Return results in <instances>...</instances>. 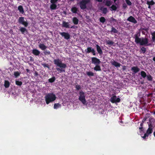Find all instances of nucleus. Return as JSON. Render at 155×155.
I'll return each instance as SVG.
<instances>
[{
    "instance_id": "nucleus-44",
    "label": "nucleus",
    "mask_w": 155,
    "mask_h": 155,
    "mask_svg": "<svg viewBox=\"0 0 155 155\" xmlns=\"http://www.w3.org/2000/svg\"><path fill=\"white\" fill-rule=\"evenodd\" d=\"M44 53L45 55H49L51 54L50 51H47V50L45 51L44 52Z\"/></svg>"
},
{
    "instance_id": "nucleus-39",
    "label": "nucleus",
    "mask_w": 155,
    "mask_h": 155,
    "mask_svg": "<svg viewBox=\"0 0 155 155\" xmlns=\"http://www.w3.org/2000/svg\"><path fill=\"white\" fill-rule=\"evenodd\" d=\"M99 20H100V22H101L103 23H104L106 21V19H105V18L104 17H101L100 18Z\"/></svg>"
},
{
    "instance_id": "nucleus-27",
    "label": "nucleus",
    "mask_w": 155,
    "mask_h": 155,
    "mask_svg": "<svg viewBox=\"0 0 155 155\" xmlns=\"http://www.w3.org/2000/svg\"><path fill=\"white\" fill-rule=\"evenodd\" d=\"M110 8H111L110 10L111 11H115L117 9V6L114 5H112Z\"/></svg>"
},
{
    "instance_id": "nucleus-60",
    "label": "nucleus",
    "mask_w": 155,
    "mask_h": 155,
    "mask_svg": "<svg viewBox=\"0 0 155 155\" xmlns=\"http://www.w3.org/2000/svg\"><path fill=\"white\" fill-rule=\"evenodd\" d=\"M26 71L28 73L29 71V70L28 69H26Z\"/></svg>"
},
{
    "instance_id": "nucleus-51",
    "label": "nucleus",
    "mask_w": 155,
    "mask_h": 155,
    "mask_svg": "<svg viewBox=\"0 0 155 155\" xmlns=\"http://www.w3.org/2000/svg\"><path fill=\"white\" fill-rule=\"evenodd\" d=\"M70 28H77V27L74 25H72Z\"/></svg>"
},
{
    "instance_id": "nucleus-57",
    "label": "nucleus",
    "mask_w": 155,
    "mask_h": 155,
    "mask_svg": "<svg viewBox=\"0 0 155 155\" xmlns=\"http://www.w3.org/2000/svg\"><path fill=\"white\" fill-rule=\"evenodd\" d=\"M122 69L123 70H124L126 69V66H123Z\"/></svg>"
},
{
    "instance_id": "nucleus-14",
    "label": "nucleus",
    "mask_w": 155,
    "mask_h": 155,
    "mask_svg": "<svg viewBox=\"0 0 155 155\" xmlns=\"http://www.w3.org/2000/svg\"><path fill=\"white\" fill-rule=\"evenodd\" d=\"M140 29L142 31V32L143 34L145 35L146 34L148 33L149 28H141Z\"/></svg>"
},
{
    "instance_id": "nucleus-47",
    "label": "nucleus",
    "mask_w": 155,
    "mask_h": 155,
    "mask_svg": "<svg viewBox=\"0 0 155 155\" xmlns=\"http://www.w3.org/2000/svg\"><path fill=\"white\" fill-rule=\"evenodd\" d=\"M127 4L128 5H132V3L129 0H125Z\"/></svg>"
},
{
    "instance_id": "nucleus-20",
    "label": "nucleus",
    "mask_w": 155,
    "mask_h": 155,
    "mask_svg": "<svg viewBox=\"0 0 155 155\" xmlns=\"http://www.w3.org/2000/svg\"><path fill=\"white\" fill-rule=\"evenodd\" d=\"M100 10L102 11L103 14H106L108 12L107 8H103L101 7L100 8Z\"/></svg>"
},
{
    "instance_id": "nucleus-34",
    "label": "nucleus",
    "mask_w": 155,
    "mask_h": 155,
    "mask_svg": "<svg viewBox=\"0 0 155 155\" xmlns=\"http://www.w3.org/2000/svg\"><path fill=\"white\" fill-rule=\"evenodd\" d=\"M55 80V78L54 76L53 77L51 78H49L48 80V82L50 83H53Z\"/></svg>"
},
{
    "instance_id": "nucleus-11",
    "label": "nucleus",
    "mask_w": 155,
    "mask_h": 155,
    "mask_svg": "<svg viewBox=\"0 0 155 155\" xmlns=\"http://www.w3.org/2000/svg\"><path fill=\"white\" fill-rule=\"evenodd\" d=\"M110 63H111L112 65L114 66L117 68L119 67L121 65V64H120L118 63V62L114 61H110Z\"/></svg>"
},
{
    "instance_id": "nucleus-3",
    "label": "nucleus",
    "mask_w": 155,
    "mask_h": 155,
    "mask_svg": "<svg viewBox=\"0 0 155 155\" xmlns=\"http://www.w3.org/2000/svg\"><path fill=\"white\" fill-rule=\"evenodd\" d=\"M56 98L55 95L53 93H48L45 97L46 103L47 104H48L50 102L54 101Z\"/></svg>"
},
{
    "instance_id": "nucleus-35",
    "label": "nucleus",
    "mask_w": 155,
    "mask_h": 155,
    "mask_svg": "<svg viewBox=\"0 0 155 155\" xmlns=\"http://www.w3.org/2000/svg\"><path fill=\"white\" fill-rule=\"evenodd\" d=\"M106 43L107 44L112 45L114 44V42L112 41L108 40L106 41Z\"/></svg>"
},
{
    "instance_id": "nucleus-31",
    "label": "nucleus",
    "mask_w": 155,
    "mask_h": 155,
    "mask_svg": "<svg viewBox=\"0 0 155 155\" xmlns=\"http://www.w3.org/2000/svg\"><path fill=\"white\" fill-rule=\"evenodd\" d=\"M24 21V18L23 17H20L19 18L18 20V22L22 24V23Z\"/></svg>"
},
{
    "instance_id": "nucleus-12",
    "label": "nucleus",
    "mask_w": 155,
    "mask_h": 155,
    "mask_svg": "<svg viewBox=\"0 0 155 155\" xmlns=\"http://www.w3.org/2000/svg\"><path fill=\"white\" fill-rule=\"evenodd\" d=\"M140 69L137 67H133L131 68V70L133 71L135 74L137 73L139 71Z\"/></svg>"
},
{
    "instance_id": "nucleus-13",
    "label": "nucleus",
    "mask_w": 155,
    "mask_h": 155,
    "mask_svg": "<svg viewBox=\"0 0 155 155\" xmlns=\"http://www.w3.org/2000/svg\"><path fill=\"white\" fill-rule=\"evenodd\" d=\"M32 54L35 56H38L40 54V51L38 50L35 49L32 50Z\"/></svg>"
},
{
    "instance_id": "nucleus-50",
    "label": "nucleus",
    "mask_w": 155,
    "mask_h": 155,
    "mask_svg": "<svg viewBox=\"0 0 155 155\" xmlns=\"http://www.w3.org/2000/svg\"><path fill=\"white\" fill-rule=\"evenodd\" d=\"M29 58H30V61H34V58H33V57H32L31 56H30L29 57Z\"/></svg>"
},
{
    "instance_id": "nucleus-22",
    "label": "nucleus",
    "mask_w": 155,
    "mask_h": 155,
    "mask_svg": "<svg viewBox=\"0 0 155 155\" xmlns=\"http://www.w3.org/2000/svg\"><path fill=\"white\" fill-rule=\"evenodd\" d=\"M18 9L19 11V12L22 14L24 13V11L23 7L21 5H19L18 7Z\"/></svg>"
},
{
    "instance_id": "nucleus-10",
    "label": "nucleus",
    "mask_w": 155,
    "mask_h": 155,
    "mask_svg": "<svg viewBox=\"0 0 155 155\" xmlns=\"http://www.w3.org/2000/svg\"><path fill=\"white\" fill-rule=\"evenodd\" d=\"M127 20V21L134 24H136L137 23V21L132 16H130L129 17Z\"/></svg>"
},
{
    "instance_id": "nucleus-42",
    "label": "nucleus",
    "mask_w": 155,
    "mask_h": 155,
    "mask_svg": "<svg viewBox=\"0 0 155 155\" xmlns=\"http://www.w3.org/2000/svg\"><path fill=\"white\" fill-rule=\"evenodd\" d=\"M20 74V73L18 71H16L14 72V75L16 78L18 77Z\"/></svg>"
},
{
    "instance_id": "nucleus-29",
    "label": "nucleus",
    "mask_w": 155,
    "mask_h": 155,
    "mask_svg": "<svg viewBox=\"0 0 155 155\" xmlns=\"http://www.w3.org/2000/svg\"><path fill=\"white\" fill-rule=\"evenodd\" d=\"M57 6L56 4H52L50 6V8L51 10H54L56 9Z\"/></svg>"
},
{
    "instance_id": "nucleus-17",
    "label": "nucleus",
    "mask_w": 155,
    "mask_h": 155,
    "mask_svg": "<svg viewBox=\"0 0 155 155\" xmlns=\"http://www.w3.org/2000/svg\"><path fill=\"white\" fill-rule=\"evenodd\" d=\"M62 26L66 28H70L69 23L65 21H63L62 23Z\"/></svg>"
},
{
    "instance_id": "nucleus-8",
    "label": "nucleus",
    "mask_w": 155,
    "mask_h": 155,
    "mask_svg": "<svg viewBox=\"0 0 155 155\" xmlns=\"http://www.w3.org/2000/svg\"><path fill=\"white\" fill-rule=\"evenodd\" d=\"M59 34L66 39L68 40L70 38V35L68 32H60Z\"/></svg>"
},
{
    "instance_id": "nucleus-48",
    "label": "nucleus",
    "mask_w": 155,
    "mask_h": 155,
    "mask_svg": "<svg viewBox=\"0 0 155 155\" xmlns=\"http://www.w3.org/2000/svg\"><path fill=\"white\" fill-rule=\"evenodd\" d=\"M58 0H51L50 1V2L52 4H55V3L57 2Z\"/></svg>"
},
{
    "instance_id": "nucleus-25",
    "label": "nucleus",
    "mask_w": 155,
    "mask_h": 155,
    "mask_svg": "<svg viewBox=\"0 0 155 155\" xmlns=\"http://www.w3.org/2000/svg\"><path fill=\"white\" fill-rule=\"evenodd\" d=\"M112 2L109 0H106L105 1V5L107 6H110L112 4Z\"/></svg>"
},
{
    "instance_id": "nucleus-40",
    "label": "nucleus",
    "mask_w": 155,
    "mask_h": 155,
    "mask_svg": "<svg viewBox=\"0 0 155 155\" xmlns=\"http://www.w3.org/2000/svg\"><path fill=\"white\" fill-rule=\"evenodd\" d=\"M140 51L141 52V53H143L144 54L146 51V49L145 47H143L140 49Z\"/></svg>"
},
{
    "instance_id": "nucleus-9",
    "label": "nucleus",
    "mask_w": 155,
    "mask_h": 155,
    "mask_svg": "<svg viewBox=\"0 0 155 155\" xmlns=\"http://www.w3.org/2000/svg\"><path fill=\"white\" fill-rule=\"evenodd\" d=\"M149 127L147 131V134H148V135H149L150 134H151L152 132L153 126V125L151 124V123L150 122L148 124Z\"/></svg>"
},
{
    "instance_id": "nucleus-43",
    "label": "nucleus",
    "mask_w": 155,
    "mask_h": 155,
    "mask_svg": "<svg viewBox=\"0 0 155 155\" xmlns=\"http://www.w3.org/2000/svg\"><path fill=\"white\" fill-rule=\"evenodd\" d=\"M41 64L44 68H49V65L48 64H46L45 63H41Z\"/></svg>"
},
{
    "instance_id": "nucleus-36",
    "label": "nucleus",
    "mask_w": 155,
    "mask_h": 155,
    "mask_svg": "<svg viewBox=\"0 0 155 155\" xmlns=\"http://www.w3.org/2000/svg\"><path fill=\"white\" fill-rule=\"evenodd\" d=\"M147 80L150 81H151L153 80L152 77L150 74L147 75Z\"/></svg>"
},
{
    "instance_id": "nucleus-5",
    "label": "nucleus",
    "mask_w": 155,
    "mask_h": 155,
    "mask_svg": "<svg viewBox=\"0 0 155 155\" xmlns=\"http://www.w3.org/2000/svg\"><path fill=\"white\" fill-rule=\"evenodd\" d=\"M79 100L84 104L86 103L84 93L82 91H80L79 92Z\"/></svg>"
},
{
    "instance_id": "nucleus-63",
    "label": "nucleus",
    "mask_w": 155,
    "mask_h": 155,
    "mask_svg": "<svg viewBox=\"0 0 155 155\" xmlns=\"http://www.w3.org/2000/svg\"><path fill=\"white\" fill-rule=\"evenodd\" d=\"M142 137L143 138V139H145L146 138V137L144 136L143 137Z\"/></svg>"
},
{
    "instance_id": "nucleus-49",
    "label": "nucleus",
    "mask_w": 155,
    "mask_h": 155,
    "mask_svg": "<svg viewBox=\"0 0 155 155\" xmlns=\"http://www.w3.org/2000/svg\"><path fill=\"white\" fill-rule=\"evenodd\" d=\"M95 52L96 51L95 50L94 48H93V49L91 51V53H92L93 55H95L96 54Z\"/></svg>"
},
{
    "instance_id": "nucleus-33",
    "label": "nucleus",
    "mask_w": 155,
    "mask_h": 155,
    "mask_svg": "<svg viewBox=\"0 0 155 155\" xmlns=\"http://www.w3.org/2000/svg\"><path fill=\"white\" fill-rule=\"evenodd\" d=\"M152 35V40L153 42H155V31H153V32H152L151 34Z\"/></svg>"
},
{
    "instance_id": "nucleus-55",
    "label": "nucleus",
    "mask_w": 155,
    "mask_h": 155,
    "mask_svg": "<svg viewBox=\"0 0 155 155\" xmlns=\"http://www.w3.org/2000/svg\"><path fill=\"white\" fill-rule=\"evenodd\" d=\"M35 76H38V73L36 71L35 72Z\"/></svg>"
},
{
    "instance_id": "nucleus-64",
    "label": "nucleus",
    "mask_w": 155,
    "mask_h": 155,
    "mask_svg": "<svg viewBox=\"0 0 155 155\" xmlns=\"http://www.w3.org/2000/svg\"><path fill=\"white\" fill-rule=\"evenodd\" d=\"M153 135L154 137H155V131L153 132Z\"/></svg>"
},
{
    "instance_id": "nucleus-59",
    "label": "nucleus",
    "mask_w": 155,
    "mask_h": 155,
    "mask_svg": "<svg viewBox=\"0 0 155 155\" xmlns=\"http://www.w3.org/2000/svg\"><path fill=\"white\" fill-rule=\"evenodd\" d=\"M143 122H141L140 124V126L141 127H142V126L143 125Z\"/></svg>"
},
{
    "instance_id": "nucleus-4",
    "label": "nucleus",
    "mask_w": 155,
    "mask_h": 155,
    "mask_svg": "<svg viewBox=\"0 0 155 155\" xmlns=\"http://www.w3.org/2000/svg\"><path fill=\"white\" fill-rule=\"evenodd\" d=\"M91 0H82L78 4L79 5L80 8L82 10H84L87 8L86 5L89 3Z\"/></svg>"
},
{
    "instance_id": "nucleus-32",
    "label": "nucleus",
    "mask_w": 155,
    "mask_h": 155,
    "mask_svg": "<svg viewBox=\"0 0 155 155\" xmlns=\"http://www.w3.org/2000/svg\"><path fill=\"white\" fill-rule=\"evenodd\" d=\"M86 73L87 75L90 77L94 76V73L91 71H87Z\"/></svg>"
},
{
    "instance_id": "nucleus-16",
    "label": "nucleus",
    "mask_w": 155,
    "mask_h": 155,
    "mask_svg": "<svg viewBox=\"0 0 155 155\" xmlns=\"http://www.w3.org/2000/svg\"><path fill=\"white\" fill-rule=\"evenodd\" d=\"M96 48H97V50L98 52V53L99 54H102L103 53V51H102V50L100 47L98 45H96Z\"/></svg>"
},
{
    "instance_id": "nucleus-41",
    "label": "nucleus",
    "mask_w": 155,
    "mask_h": 155,
    "mask_svg": "<svg viewBox=\"0 0 155 155\" xmlns=\"http://www.w3.org/2000/svg\"><path fill=\"white\" fill-rule=\"evenodd\" d=\"M15 84L16 85L21 86L22 85V83L21 81H15Z\"/></svg>"
},
{
    "instance_id": "nucleus-37",
    "label": "nucleus",
    "mask_w": 155,
    "mask_h": 155,
    "mask_svg": "<svg viewBox=\"0 0 155 155\" xmlns=\"http://www.w3.org/2000/svg\"><path fill=\"white\" fill-rule=\"evenodd\" d=\"M147 3L149 5H154L155 3L153 0H152L150 2L147 1Z\"/></svg>"
},
{
    "instance_id": "nucleus-19",
    "label": "nucleus",
    "mask_w": 155,
    "mask_h": 155,
    "mask_svg": "<svg viewBox=\"0 0 155 155\" xmlns=\"http://www.w3.org/2000/svg\"><path fill=\"white\" fill-rule=\"evenodd\" d=\"M100 64H97L95 65V67L94 68V70L96 71H101Z\"/></svg>"
},
{
    "instance_id": "nucleus-7",
    "label": "nucleus",
    "mask_w": 155,
    "mask_h": 155,
    "mask_svg": "<svg viewBox=\"0 0 155 155\" xmlns=\"http://www.w3.org/2000/svg\"><path fill=\"white\" fill-rule=\"evenodd\" d=\"M110 101L112 103H118L120 101V99L119 98H117L116 96L114 95L111 97Z\"/></svg>"
},
{
    "instance_id": "nucleus-54",
    "label": "nucleus",
    "mask_w": 155,
    "mask_h": 155,
    "mask_svg": "<svg viewBox=\"0 0 155 155\" xmlns=\"http://www.w3.org/2000/svg\"><path fill=\"white\" fill-rule=\"evenodd\" d=\"M149 135H148V134H147V133H145L144 134V136L145 137H148Z\"/></svg>"
},
{
    "instance_id": "nucleus-1",
    "label": "nucleus",
    "mask_w": 155,
    "mask_h": 155,
    "mask_svg": "<svg viewBox=\"0 0 155 155\" xmlns=\"http://www.w3.org/2000/svg\"><path fill=\"white\" fill-rule=\"evenodd\" d=\"M140 32L138 31L134 35L133 38L135 39V42L137 44H139L140 45H145L149 46L150 44H148V39L147 38H140Z\"/></svg>"
},
{
    "instance_id": "nucleus-38",
    "label": "nucleus",
    "mask_w": 155,
    "mask_h": 155,
    "mask_svg": "<svg viewBox=\"0 0 155 155\" xmlns=\"http://www.w3.org/2000/svg\"><path fill=\"white\" fill-rule=\"evenodd\" d=\"M110 23H114V22L115 23L117 22V20L116 19L114 18L113 17H112L110 18Z\"/></svg>"
},
{
    "instance_id": "nucleus-53",
    "label": "nucleus",
    "mask_w": 155,
    "mask_h": 155,
    "mask_svg": "<svg viewBox=\"0 0 155 155\" xmlns=\"http://www.w3.org/2000/svg\"><path fill=\"white\" fill-rule=\"evenodd\" d=\"M153 95V94L152 93L149 94H147V97H149Z\"/></svg>"
},
{
    "instance_id": "nucleus-15",
    "label": "nucleus",
    "mask_w": 155,
    "mask_h": 155,
    "mask_svg": "<svg viewBox=\"0 0 155 155\" xmlns=\"http://www.w3.org/2000/svg\"><path fill=\"white\" fill-rule=\"evenodd\" d=\"M39 47L42 50H45L47 48V47L44 44L40 43L38 45Z\"/></svg>"
},
{
    "instance_id": "nucleus-21",
    "label": "nucleus",
    "mask_w": 155,
    "mask_h": 155,
    "mask_svg": "<svg viewBox=\"0 0 155 155\" xmlns=\"http://www.w3.org/2000/svg\"><path fill=\"white\" fill-rule=\"evenodd\" d=\"M72 21L74 25H76L78 24L79 20L77 18L74 17H73L72 19Z\"/></svg>"
},
{
    "instance_id": "nucleus-28",
    "label": "nucleus",
    "mask_w": 155,
    "mask_h": 155,
    "mask_svg": "<svg viewBox=\"0 0 155 155\" xmlns=\"http://www.w3.org/2000/svg\"><path fill=\"white\" fill-rule=\"evenodd\" d=\"M111 33H117L118 31L114 27H112L111 28V30L110 31Z\"/></svg>"
},
{
    "instance_id": "nucleus-46",
    "label": "nucleus",
    "mask_w": 155,
    "mask_h": 155,
    "mask_svg": "<svg viewBox=\"0 0 155 155\" xmlns=\"http://www.w3.org/2000/svg\"><path fill=\"white\" fill-rule=\"evenodd\" d=\"M75 87L77 90H79L81 89L80 85L78 84L76 85Z\"/></svg>"
},
{
    "instance_id": "nucleus-2",
    "label": "nucleus",
    "mask_w": 155,
    "mask_h": 155,
    "mask_svg": "<svg viewBox=\"0 0 155 155\" xmlns=\"http://www.w3.org/2000/svg\"><path fill=\"white\" fill-rule=\"evenodd\" d=\"M54 64L57 67L56 68L57 71L60 73L65 72V68L67 67L66 64L63 63L59 59H54L53 61Z\"/></svg>"
},
{
    "instance_id": "nucleus-23",
    "label": "nucleus",
    "mask_w": 155,
    "mask_h": 155,
    "mask_svg": "<svg viewBox=\"0 0 155 155\" xmlns=\"http://www.w3.org/2000/svg\"><path fill=\"white\" fill-rule=\"evenodd\" d=\"M71 11L74 13H77L78 11V9L76 7L74 6L71 8Z\"/></svg>"
},
{
    "instance_id": "nucleus-18",
    "label": "nucleus",
    "mask_w": 155,
    "mask_h": 155,
    "mask_svg": "<svg viewBox=\"0 0 155 155\" xmlns=\"http://www.w3.org/2000/svg\"><path fill=\"white\" fill-rule=\"evenodd\" d=\"M20 31H21V33L23 34H24L25 33L27 34L28 32L27 29L23 27H21L20 28Z\"/></svg>"
},
{
    "instance_id": "nucleus-6",
    "label": "nucleus",
    "mask_w": 155,
    "mask_h": 155,
    "mask_svg": "<svg viewBox=\"0 0 155 155\" xmlns=\"http://www.w3.org/2000/svg\"><path fill=\"white\" fill-rule=\"evenodd\" d=\"M91 60L92 63L95 65L100 64L101 63V61L100 60L96 57L91 58Z\"/></svg>"
},
{
    "instance_id": "nucleus-45",
    "label": "nucleus",
    "mask_w": 155,
    "mask_h": 155,
    "mask_svg": "<svg viewBox=\"0 0 155 155\" xmlns=\"http://www.w3.org/2000/svg\"><path fill=\"white\" fill-rule=\"evenodd\" d=\"M21 24L23 25L25 27H27L28 25V23L27 21H24Z\"/></svg>"
},
{
    "instance_id": "nucleus-56",
    "label": "nucleus",
    "mask_w": 155,
    "mask_h": 155,
    "mask_svg": "<svg viewBox=\"0 0 155 155\" xmlns=\"http://www.w3.org/2000/svg\"><path fill=\"white\" fill-rule=\"evenodd\" d=\"M96 1H97L99 2H101L102 1V0H95Z\"/></svg>"
},
{
    "instance_id": "nucleus-52",
    "label": "nucleus",
    "mask_w": 155,
    "mask_h": 155,
    "mask_svg": "<svg viewBox=\"0 0 155 155\" xmlns=\"http://www.w3.org/2000/svg\"><path fill=\"white\" fill-rule=\"evenodd\" d=\"M147 117H144L142 120V122L143 123L145 121L147 120Z\"/></svg>"
},
{
    "instance_id": "nucleus-62",
    "label": "nucleus",
    "mask_w": 155,
    "mask_h": 155,
    "mask_svg": "<svg viewBox=\"0 0 155 155\" xmlns=\"http://www.w3.org/2000/svg\"><path fill=\"white\" fill-rule=\"evenodd\" d=\"M143 129V127H139V129L140 130H141V129Z\"/></svg>"
},
{
    "instance_id": "nucleus-26",
    "label": "nucleus",
    "mask_w": 155,
    "mask_h": 155,
    "mask_svg": "<svg viewBox=\"0 0 155 155\" xmlns=\"http://www.w3.org/2000/svg\"><path fill=\"white\" fill-rule=\"evenodd\" d=\"M10 86V83L8 81H5L4 83V86L6 88H8Z\"/></svg>"
},
{
    "instance_id": "nucleus-61",
    "label": "nucleus",
    "mask_w": 155,
    "mask_h": 155,
    "mask_svg": "<svg viewBox=\"0 0 155 155\" xmlns=\"http://www.w3.org/2000/svg\"><path fill=\"white\" fill-rule=\"evenodd\" d=\"M153 60L154 61H155V57H153Z\"/></svg>"
},
{
    "instance_id": "nucleus-30",
    "label": "nucleus",
    "mask_w": 155,
    "mask_h": 155,
    "mask_svg": "<svg viewBox=\"0 0 155 155\" xmlns=\"http://www.w3.org/2000/svg\"><path fill=\"white\" fill-rule=\"evenodd\" d=\"M140 74L142 77L143 78H145L147 76L146 73L145 71H142L141 72Z\"/></svg>"
},
{
    "instance_id": "nucleus-24",
    "label": "nucleus",
    "mask_w": 155,
    "mask_h": 155,
    "mask_svg": "<svg viewBox=\"0 0 155 155\" xmlns=\"http://www.w3.org/2000/svg\"><path fill=\"white\" fill-rule=\"evenodd\" d=\"M93 48L91 47H89L87 48V49L85 50V51L87 53H89L91 52Z\"/></svg>"
},
{
    "instance_id": "nucleus-58",
    "label": "nucleus",
    "mask_w": 155,
    "mask_h": 155,
    "mask_svg": "<svg viewBox=\"0 0 155 155\" xmlns=\"http://www.w3.org/2000/svg\"><path fill=\"white\" fill-rule=\"evenodd\" d=\"M126 7H127V5H126L125 4L123 5V8H125Z\"/></svg>"
}]
</instances>
